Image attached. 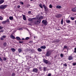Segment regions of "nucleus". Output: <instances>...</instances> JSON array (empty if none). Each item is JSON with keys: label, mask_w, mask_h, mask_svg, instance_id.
Segmentation results:
<instances>
[{"label": "nucleus", "mask_w": 76, "mask_h": 76, "mask_svg": "<svg viewBox=\"0 0 76 76\" xmlns=\"http://www.w3.org/2000/svg\"><path fill=\"white\" fill-rule=\"evenodd\" d=\"M7 6V5H2L0 6V8L1 9H4Z\"/></svg>", "instance_id": "1"}, {"label": "nucleus", "mask_w": 76, "mask_h": 76, "mask_svg": "<svg viewBox=\"0 0 76 76\" xmlns=\"http://www.w3.org/2000/svg\"><path fill=\"white\" fill-rule=\"evenodd\" d=\"M43 6L44 9H45V11H46V12H47V11H48V8L44 5H43Z\"/></svg>", "instance_id": "2"}, {"label": "nucleus", "mask_w": 76, "mask_h": 76, "mask_svg": "<svg viewBox=\"0 0 76 76\" xmlns=\"http://www.w3.org/2000/svg\"><path fill=\"white\" fill-rule=\"evenodd\" d=\"M43 61L44 63H46L47 64H50V62L44 59Z\"/></svg>", "instance_id": "3"}, {"label": "nucleus", "mask_w": 76, "mask_h": 76, "mask_svg": "<svg viewBox=\"0 0 76 76\" xmlns=\"http://www.w3.org/2000/svg\"><path fill=\"white\" fill-rule=\"evenodd\" d=\"M42 23H43V24H44L45 25H47L48 23L47 22L46 20H43L42 21Z\"/></svg>", "instance_id": "4"}, {"label": "nucleus", "mask_w": 76, "mask_h": 76, "mask_svg": "<svg viewBox=\"0 0 76 76\" xmlns=\"http://www.w3.org/2000/svg\"><path fill=\"white\" fill-rule=\"evenodd\" d=\"M18 50L19 53H21L22 51H23V49L21 48H19L18 49Z\"/></svg>", "instance_id": "5"}, {"label": "nucleus", "mask_w": 76, "mask_h": 76, "mask_svg": "<svg viewBox=\"0 0 76 76\" xmlns=\"http://www.w3.org/2000/svg\"><path fill=\"white\" fill-rule=\"evenodd\" d=\"M51 51H48L46 53V56H49L50 54H51Z\"/></svg>", "instance_id": "6"}, {"label": "nucleus", "mask_w": 76, "mask_h": 76, "mask_svg": "<svg viewBox=\"0 0 76 76\" xmlns=\"http://www.w3.org/2000/svg\"><path fill=\"white\" fill-rule=\"evenodd\" d=\"M6 36L4 35L1 37L0 39L2 41H3V40H4V38H6Z\"/></svg>", "instance_id": "7"}, {"label": "nucleus", "mask_w": 76, "mask_h": 76, "mask_svg": "<svg viewBox=\"0 0 76 76\" xmlns=\"http://www.w3.org/2000/svg\"><path fill=\"white\" fill-rule=\"evenodd\" d=\"M41 23V20H37V22L35 24L37 25L38 24H39Z\"/></svg>", "instance_id": "8"}, {"label": "nucleus", "mask_w": 76, "mask_h": 76, "mask_svg": "<svg viewBox=\"0 0 76 76\" xmlns=\"http://www.w3.org/2000/svg\"><path fill=\"white\" fill-rule=\"evenodd\" d=\"M33 71L34 72H37L38 71V69L36 68H34L33 69Z\"/></svg>", "instance_id": "9"}, {"label": "nucleus", "mask_w": 76, "mask_h": 76, "mask_svg": "<svg viewBox=\"0 0 76 76\" xmlns=\"http://www.w3.org/2000/svg\"><path fill=\"white\" fill-rule=\"evenodd\" d=\"M56 18H60L61 17V15L60 14H58L56 15Z\"/></svg>", "instance_id": "10"}, {"label": "nucleus", "mask_w": 76, "mask_h": 76, "mask_svg": "<svg viewBox=\"0 0 76 76\" xmlns=\"http://www.w3.org/2000/svg\"><path fill=\"white\" fill-rule=\"evenodd\" d=\"M72 12H76V7L72 8Z\"/></svg>", "instance_id": "11"}, {"label": "nucleus", "mask_w": 76, "mask_h": 76, "mask_svg": "<svg viewBox=\"0 0 76 76\" xmlns=\"http://www.w3.org/2000/svg\"><path fill=\"white\" fill-rule=\"evenodd\" d=\"M23 19L24 20H26V18L25 15H23Z\"/></svg>", "instance_id": "12"}, {"label": "nucleus", "mask_w": 76, "mask_h": 76, "mask_svg": "<svg viewBox=\"0 0 76 76\" xmlns=\"http://www.w3.org/2000/svg\"><path fill=\"white\" fill-rule=\"evenodd\" d=\"M11 38H12V39H15V37L12 35L11 34L10 36Z\"/></svg>", "instance_id": "13"}, {"label": "nucleus", "mask_w": 76, "mask_h": 76, "mask_svg": "<svg viewBox=\"0 0 76 76\" xmlns=\"http://www.w3.org/2000/svg\"><path fill=\"white\" fill-rule=\"evenodd\" d=\"M43 19V16H40L39 17H38V19Z\"/></svg>", "instance_id": "14"}, {"label": "nucleus", "mask_w": 76, "mask_h": 76, "mask_svg": "<svg viewBox=\"0 0 76 76\" xmlns=\"http://www.w3.org/2000/svg\"><path fill=\"white\" fill-rule=\"evenodd\" d=\"M29 50L30 51V53H34V50L30 49H29Z\"/></svg>", "instance_id": "15"}, {"label": "nucleus", "mask_w": 76, "mask_h": 76, "mask_svg": "<svg viewBox=\"0 0 76 76\" xmlns=\"http://www.w3.org/2000/svg\"><path fill=\"white\" fill-rule=\"evenodd\" d=\"M39 6L40 8H43V7H42V4H39Z\"/></svg>", "instance_id": "16"}, {"label": "nucleus", "mask_w": 76, "mask_h": 76, "mask_svg": "<svg viewBox=\"0 0 76 76\" xmlns=\"http://www.w3.org/2000/svg\"><path fill=\"white\" fill-rule=\"evenodd\" d=\"M40 48L42 49H45V48H46V47L45 46H44L40 47Z\"/></svg>", "instance_id": "17"}, {"label": "nucleus", "mask_w": 76, "mask_h": 76, "mask_svg": "<svg viewBox=\"0 0 76 76\" xmlns=\"http://www.w3.org/2000/svg\"><path fill=\"white\" fill-rule=\"evenodd\" d=\"M56 7L58 9H61V6H57Z\"/></svg>", "instance_id": "18"}, {"label": "nucleus", "mask_w": 76, "mask_h": 76, "mask_svg": "<svg viewBox=\"0 0 76 76\" xmlns=\"http://www.w3.org/2000/svg\"><path fill=\"white\" fill-rule=\"evenodd\" d=\"M3 3H4V0H1L0 1V4H2Z\"/></svg>", "instance_id": "19"}, {"label": "nucleus", "mask_w": 76, "mask_h": 76, "mask_svg": "<svg viewBox=\"0 0 76 76\" xmlns=\"http://www.w3.org/2000/svg\"><path fill=\"white\" fill-rule=\"evenodd\" d=\"M11 50L12 52H15V49L14 48H11Z\"/></svg>", "instance_id": "20"}, {"label": "nucleus", "mask_w": 76, "mask_h": 76, "mask_svg": "<svg viewBox=\"0 0 76 76\" xmlns=\"http://www.w3.org/2000/svg\"><path fill=\"white\" fill-rule=\"evenodd\" d=\"M68 59L69 60H72L73 59V57L72 56H69V57Z\"/></svg>", "instance_id": "21"}, {"label": "nucleus", "mask_w": 76, "mask_h": 76, "mask_svg": "<svg viewBox=\"0 0 76 76\" xmlns=\"http://www.w3.org/2000/svg\"><path fill=\"white\" fill-rule=\"evenodd\" d=\"M32 19L33 20H36V19H38V17H37V18H32Z\"/></svg>", "instance_id": "22"}, {"label": "nucleus", "mask_w": 76, "mask_h": 76, "mask_svg": "<svg viewBox=\"0 0 76 76\" xmlns=\"http://www.w3.org/2000/svg\"><path fill=\"white\" fill-rule=\"evenodd\" d=\"M9 19H10V20H13V17H12V16H10L9 17Z\"/></svg>", "instance_id": "23"}, {"label": "nucleus", "mask_w": 76, "mask_h": 76, "mask_svg": "<svg viewBox=\"0 0 76 76\" xmlns=\"http://www.w3.org/2000/svg\"><path fill=\"white\" fill-rule=\"evenodd\" d=\"M32 20H33L32 18H29L28 19V21H32Z\"/></svg>", "instance_id": "24"}, {"label": "nucleus", "mask_w": 76, "mask_h": 76, "mask_svg": "<svg viewBox=\"0 0 76 76\" xmlns=\"http://www.w3.org/2000/svg\"><path fill=\"white\" fill-rule=\"evenodd\" d=\"M6 23V20L2 22V24H5V23Z\"/></svg>", "instance_id": "25"}, {"label": "nucleus", "mask_w": 76, "mask_h": 76, "mask_svg": "<svg viewBox=\"0 0 76 76\" xmlns=\"http://www.w3.org/2000/svg\"><path fill=\"white\" fill-rule=\"evenodd\" d=\"M37 50H38V51H39V52H40L42 51V50H41V48H38L37 49Z\"/></svg>", "instance_id": "26"}, {"label": "nucleus", "mask_w": 76, "mask_h": 76, "mask_svg": "<svg viewBox=\"0 0 76 76\" xmlns=\"http://www.w3.org/2000/svg\"><path fill=\"white\" fill-rule=\"evenodd\" d=\"M3 45L4 46L6 47V46H7V43H6V42H4Z\"/></svg>", "instance_id": "27"}, {"label": "nucleus", "mask_w": 76, "mask_h": 76, "mask_svg": "<svg viewBox=\"0 0 76 76\" xmlns=\"http://www.w3.org/2000/svg\"><path fill=\"white\" fill-rule=\"evenodd\" d=\"M16 39L18 40H20V38L19 37H17Z\"/></svg>", "instance_id": "28"}, {"label": "nucleus", "mask_w": 76, "mask_h": 76, "mask_svg": "<svg viewBox=\"0 0 76 76\" xmlns=\"http://www.w3.org/2000/svg\"><path fill=\"white\" fill-rule=\"evenodd\" d=\"M66 22L67 23H70V21L69 20H66Z\"/></svg>", "instance_id": "29"}, {"label": "nucleus", "mask_w": 76, "mask_h": 76, "mask_svg": "<svg viewBox=\"0 0 76 76\" xmlns=\"http://www.w3.org/2000/svg\"><path fill=\"white\" fill-rule=\"evenodd\" d=\"M45 70H47V68L44 67V71H45Z\"/></svg>", "instance_id": "30"}, {"label": "nucleus", "mask_w": 76, "mask_h": 76, "mask_svg": "<svg viewBox=\"0 0 76 76\" xmlns=\"http://www.w3.org/2000/svg\"><path fill=\"white\" fill-rule=\"evenodd\" d=\"M49 7L50 8H52L53 7V6L52 5H51V4H50L49 5Z\"/></svg>", "instance_id": "31"}, {"label": "nucleus", "mask_w": 76, "mask_h": 76, "mask_svg": "<svg viewBox=\"0 0 76 76\" xmlns=\"http://www.w3.org/2000/svg\"><path fill=\"white\" fill-rule=\"evenodd\" d=\"M61 24H63V19H61Z\"/></svg>", "instance_id": "32"}, {"label": "nucleus", "mask_w": 76, "mask_h": 76, "mask_svg": "<svg viewBox=\"0 0 76 76\" xmlns=\"http://www.w3.org/2000/svg\"><path fill=\"white\" fill-rule=\"evenodd\" d=\"M72 65H73V66H75V65H76V63L75 62L73 63L72 64Z\"/></svg>", "instance_id": "33"}, {"label": "nucleus", "mask_w": 76, "mask_h": 76, "mask_svg": "<svg viewBox=\"0 0 76 76\" xmlns=\"http://www.w3.org/2000/svg\"><path fill=\"white\" fill-rule=\"evenodd\" d=\"M63 65L65 67H67V64H66V63H65V64H64Z\"/></svg>", "instance_id": "34"}, {"label": "nucleus", "mask_w": 76, "mask_h": 76, "mask_svg": "<svg viewBox=\"0 0 76 76\" xmlns=\"http://www.w3.org/2000/svg\"><path fill=\"white\" fill-rule=\"evenodd\" d=\"M12 76H15V73H13L12 74Z\"/></svg>", "instance_id": "35"}, {"label": "nucleus", "mask_w": 76, "mask_h": 76, "mask_svg": "<svg viewBox=\"0 0 76 76\" xmlns=\"http://www.w3.org/2000/svg\"><path fill=\"white\" fill-rule=\"evenodd\" d=\"M29 39V38L27 37L26 38V40H28V39Z\"/></svg>", "instance_id": "36"}, {"label": "nucleus", "mask_w": 76, "mask_h": 76, "mask_svg": "<svg viewBox=\"0 0 76 76\" xmlns=\"http://www.w3.org/2000/svg\"><path fill=\"white\" fill-rule=\"evenodd\" d=\"M70 19L72 20H74V18L73 17H71Z\"/></svg>", "instance_id": "37"}, {"label": "nucleus", "mask_w": 76, "mask_h": 76, "mask_svg": "<svg viewBox=\"0 0 76 76\" xmlns=\"http://www.w3.org/2000/svg\"><path fill=\"white\" fill-rule=\"evenodd\" d=\"M3 20V17L0 16V20Z\"/></svg>", "instance_id": "38"}, {"label": "nucleus", "mask_w": 76, "mask_h": 76, "mask_svg": "<svg viewBox=\"0 0 76 76\" xmlns=\"http://www.w3.org/2000/svg\"><path fill=\"white\" fill-rule=\"evenodd\" d=\"M6 21L7 22H9V19H7V21Z\"/></svg>", "instance_id": "39"}, {"label": "nucleus", "mask_w": 76, "mask_h": 76, "mask_svg": "<svg viewBox=\"0 0 76 76\" xmlns=\"http://www.w3.org/2000/svg\"><path fill=\"white\" fill-rule=\"evenodd\" d=\"M60 56L61 57H63V55L62 54H61Z\"/></svg>", "instance_id": "40"}, {"label": "nucleus", "mask_w": 76, "mask_h": 76, "mask_svg": "<svg viewBox=\"0 0 76 76\" xmlns=\"http://www.w3.org/2000/svg\"><path fill=\"white\" fill-rule=\"evenodd\" d=\"M3 60H6V58L5 57H3Z\"/></svg>", "instance_id": "41"}, {"label": "nucleus", "mask_w": 76, "mask_h": 76, "mask_svg": "<svg viewBox=\"0 0 76 76\" xmlns=\"http://www.w3.org/2000/svg\"><path fill=\"white\" fill-rule=\"evenodd\" d=\"M20 4H23V3L22 2H20Z\"/></svg>", "instance_id": "42"}, {"label": "nucleus", "mask_w": 76, "mask_h": 76, "mask_svg": "<svg viewBox=\"0 0 76 76\" xmlns=\"http://www.w3.org/2000/svg\"><path fill=\"white\" fill-rule=\"evenodd\" d=\"M0 61H3V60H2V59H1V58L0 57Z\"/></svg>", "instance_id": "43"}, {"label": "nucleus", "mask_w": 76, "mask_h": 76, "mask_svg": "<svg viewBox=\"0 0 76 76\" xmlns=\"http://www.w3.org/2000/svg\"><path fill=\"white\" fill-rule=\"evenodd\" d=\"M51 74L49 73L48 75V76H51Z\"/></svg>", "instance_id": "44"}, {"label": "nucleus", "mask_w": 76, "mask_h": 76, "mask_svg": "<svg viewBox=\"0 0 76 76\" xmlns=\"http://www.w3.org/2000/svg\"><path fill=\"white\" fill-rule=\"evenodd\" d=\"M74 53H76V48H75Z\"/></svg>", "instance_id": "45"}, {"label": "nucleus", "mask_w": 76, "mask_h": 76, "mask_svg": "<svg viewBox=\"0 0 76 76\" xmlns=\"http://www.w3.org/2000/svg\"><path fill=\"white\" fill-rule=\"evenodd\" d=\"M18 30H19V31H21V30H22V28H19L18 29Z\"/></svg>", "instance_id": "46"}, {"label": "nucleus", "mask_w": 76, "mask_h": 76, "mask_svg": "<svg viewBox=\"0 0 76 76\" xmlns=\"http://www.w3.org/2000/svg\"><path fill=\"white\" fill-rule=\"evenodd\" d=\"M3 32V30H2L0 31V33H1V32Z\"/></svg>", "instance_id": "47"}, {"label": "nucleus", "mask_w": 76, "mask_h": 76, "mask_svg": "<svg viewBox=\"0 0 76 76\" xmlns=\"http://www.w3.org/2000/svg\"><path fill=\"white\" fill-rule=\"evenodd\" d=\"M3 29V27L0 26V29Z\"/></svg>", "instance_id": "48"}, {"label": "nucleus", "mask_w": 76, "mask_h": 76, "mask_svg": "<svg viewBox=\"0 0 76 76\" xmlns=\"http://www.w3.org/2000/svg\"><path fill=\"white\" fill-rule=\"evenodd\" d=\"M67 47L66 46H64V48H67Z\"/></svg>", "instance_id": "49"}, {"label": "nucleus", "mask_w": 76, "mask_h": 76, "mask_svg": "<svg viewBox=\"0 0 76 76\" xmlns=\"http://www.w3.org/2000/svg\"><path fill=\"white\" fill-rule=\"evenodd\" d=\"M31 11H29V12H28V14H31Z\"/></svg>", "instance_id": "50"}, {"label": "nucleus", "mask_w": 76, "mask_h": 76, "mask_svg": "<svg viewBox=\"0 0 76 76\" xmlns=\"http://www.w3.org/2000/svg\"><path fill=\"white\" fill-rule=\"evenodd\" d=\"M19 42L20 43H22V42H23V41H19Z\"/></svg>", "instance_id": "51"}, {"label": "nucleus", "mask_w": 76, "mask_h": 76, "mask_svg": "<svg viewBox=\"0 0 76 76\" xmlns=\"http://www.w3.org/2000/svg\"><path fill=\"white\" fill-rule=\"evenodd\" d=\"M18 8H19L20 7V5H19L17 7Z\"/></svg>", "instance_id": "52"}, {"label": "nucleus", "mask_w": 76, "mask_h": 76, "mask_svg": "<svg viewBox=\"0 0 76 76\" xmlns=\"http://www.w3.org/2000/svg\"><path fill=\"white\" fill-rule=\"evenodd\" d=\"M28 57V56H26V58L27 59H28V58H27V57Z\"/></svg>", "instance_id": "53"}, {"label": "nucleus", "mask_w": 76, "mask_h": 76, "mask_svg": "<svg viewBox=\"0 0 76 76\" xmlns=\"http://www.w3.org/2000/svg\"><path fill=\"white\" fill-rule=\"evenodd\" d=\"M22 40H24V38H22Z\"/></svg>", "instance_id": "54"}, {"label": "nucleus", "mask_w": 76, "mask_h": 76, "mask_svg": "<svg viewBox=\"0 0 76 76\" xmlns=\"http://www.w3.org/2000/svg\"><path fill=\"white\" fill-rule=\"evenodd\" d=\"M34 38H36V37H34Z\"/></svg>", "instance_id": "55"}, {"label": "nucleus", "mask_w": 76, "mask_h": 76, "mask_svg": "<svg viewBox=\"0 0 76 76\" xmlns=\"http://www.w3.org/2000/svg\"><path fill=\"white\" fill-rule=\"evenodd\" d=\"M30 1H33V0H30Z\"/></svg>", "instance_id": "56"}, {"label": "nucleus", "mask_w": 76, "mask_h": 76, "mask_svg": "<svg viewBox=\"0 0 76 76\" xmlns=\"http://www.w3.org/2000/svg\"><path fill=\"white\" fill-rule=\"evenodd\" d=\"M32 42V41H31V42Z\"/></svg>", "instance_id": "57"}, {"label": "nucleus", "mask_w": 76, "mask_h": 76, "mask_svg": "<svg viewBox=\"0 0 76 76\" xmlns=\"http://www.w3.org/2000/svg\"><path fill=\"white\" fill-rule=\"evenodd\" d=\"M75 15H76V14H75Z\"/></svg>", "instance_id": "58"}]
</instances>
